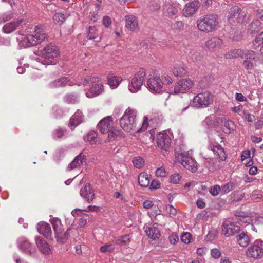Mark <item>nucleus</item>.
<instances>
[{
	"mask_svg": "<svg viewBox=\"0 0 263 263\" xmlns=\"http://www.w3.org/2000/svg\"><path fill=\"white\" fill-rule=\"evenodd\" d=\"M137 111L136 110L128 107L125 111L120 120V124L122 128L127 132L137 130L140 132L147 129L148 126V118L144 117L141 128H137V120L136 119Z\"/></svg>",
	"mask_w": 263,
	"mask_h": 263,
	"instance_id": "obj_1",
	"label": "nucleus"
},
{
	"mask_svg": "<svg viewBox=\"0 0 263 263\" xmlns=\"http://www.w3.org/2000/svg\"><path fill=\"white\" fill-rule=\"evenodd\" d=\"M198 29L203 32L210 33L217 30L220 27V20L218 15L208 14L197 21Z\"/></svg>",
	"mask_w": 263,
	"mask_h": 263,
	"instance_id": "obj_2",
	"label": "nucleus"
},
{
	"mask_svg": "<svg viewBox=\"0 0 263 263\" xmlns=\"http://www.w3.org/2000/svg\"><path fill=\"white\" fill-rule=\"evenodd\" d=\"M59 55L58 48L53 44L45 46L42 51L41 62L44 65L55 64Z\"/></svg>",
	"mask_w": 263,
	"mask_h": 263,
	"instance_id": "obj_3",
	"label": "nucleus"
},
{
	"mask_svg": "<svg viewBox=\"0 0 263 263\" xmlns=\"http://www.w3.org/2000/svg\"><path fill=\"white\" fill-rule=\"evenodd\" d=\"M34 32V34H28L22 39V44L25 47L36 45L46 37L42 26H36Z\"/></svg>",
	"mask_w": 263,
	"mask_h": 263,
	"instance_id": "obj_4",
	"label": "nucleus"
},
{
	"mask_svg": "<svg viewBox=\"0 0 263 263\" xmlns=\"http://www.w3.org/2000/svg\"><path fill=\"white\" fill-rule=\"evenodd\" d=\"M50 222L52 225L54 231L55 237L57 238V241L61 243H65L68 239L72 230L69 228L66 232H64L61 221L58 218L51 219Z\"/></svg>",
	"mask_w": 263,
	"mask_h": 263,
	"instance_id": "obj_5",
	"label": "nucleus"
},
{
	"mask_svg": "<svg viewBox=\"0 0 263 263\" xmlns=\"http://www.w3.org/2000/svg\"><path fill=\"white\" fill-rule=\"evenodd\" d=\"M89 81L93 84L90 88L89 91L86 92V97L91 98L101 94L103 90V88L102 82L100 80L96 77L91 78L89 80L87 79H84L83 84V85H86L89 83Z\"/></svg>",
	"mask_w": 263,
	"mask_h": 263,
	"instance_id": "obj_6",
	"label": "nucleus"
},
{
	"mask_svg": "<svg viewBox=\"0 0 263 263\" xmlns=\"http://www.w3.org/2000/svg\"><path fill=\"white\" fill-rule=\"evenodd\" d=\"M145 76L146 70L144 68L140 69L135 74L128 85V89L131 92L135 93L141 89Z\"/></svg>",
	"mask_w": 263,
	"mask_h": 263,
	"instance_id": "obj_7",
	"label": "nucleus"
},
{
	"mask_svg": "<svg viewBox=\"0 0 263 263\" xmlns=\"http://www.w3.org/2000/svg\"><path fill=\"white\" fill-rule=\"evenodd\" d=\"M147 86L153 93H160L163 91V83L160 77L155 73L148 76Z\"/></svg>",
	"mask_w": 263,
	"mask_h": 263,
	"instance_id": "obj_8",
	"label": "nucleus"
},
{
	"mask_svg": "<svg viewBox=\"0 0 263 263\" xmlns=\"http://www.w3.org/2000/svg\"><path fill=\"white\" fill-rule=\"evenodd\" d=\"M213 101V96L209 92L198 94L193 99V103L197 107H206Z\"/></svg>",
	"mask_w": 263,
	"mask_h": 263,
	"instance_id": "obj_9",
	"label": "nucleus"
},
{
	"mask_svg": "<svg viewBox=\"0 0 263 263\" xmlns=\"http://www.w3.org/2000/svg\"><path fill=\"white\" fill-rule=\"evenodd\" d=\"M187 153L185 152L181 153L178 156V159L180 161L181 164L187 170L191 171L192 172L196 171L197 163L192 157L187 155Z\"/></svg>",
	"mask_w": 263,
	"mask_h": 263,
	"instance_id": "obj_10",
	"label": "nucleus"
},
{
	"mask_svg": "<svg viewBox=\"0 0 263 263\" xmlns=\"http://www.w3.org/2000/svg\"><path fill=\"white\" fill-rule=\"evenodd\" d=\"M246 13L241 11V9L235 6L230 9L229 12L228 21L230 23L237 21L238 22H243L245 21Z\"/></svg>",
	"mask_w": 263,
	"mask_h": 263,
	"instance_id": "obj_11",
	"label": "nucleus"
},
{
	"mask_svg": "<svg viewBox=\"0 0 263 263\" xmlns=\"http://www.w3.org/2000/svg\"><path fill=\"white\" fill-rule=\"evenodd\" d=\"M193 85V82L192 80L189 79H183L175 85L174 92L175 94L184 93L188 91Z\"/></svg>",
	"mask_w": 263,
	"mask_h": 263,
	"instance_id": "obj_12",
	"label": "nucleus"
},
{
	"mask_svg": "<svg viewBox=\"0 0 263 263\" xmlns=\"http://www.w3.org/2000/svg\"><path fill=\"white\" fill-rule=\"evenodd\" d=\"M222 232L226 236L229 237L240 232V228L233 222L227 220L222 224Z\"/></svg>",
	"mask_w": 263,
	"mask_h": 263,
	"instance_id": "obj_13",
	"label": "nucleus"
},
{
	"mask_svg": "<svg viewBox=\"0 0 263 263\" xmlns=\"http://www.w3.org/2000/svg\"><path fill=\"white\" fill-rule=\"evenodd\" d=\"M157 144L158 147L164 151H167L170 148L171 139L165 133H160L157 135Z\"/></svg>",
	"mask_w": 263,
	"mask_h": 263,
	"instance_id": "obj_14",
	"label": "nucleus"
},
{
	"mask_svg": "<svg viewBox=\"0 0 263 263\" xmlns=\"http://www.w3.org/2000/svg\"><path fill=\"white\" fill-rule=\"evenodd\" d=\"M125 27L129 31L137 32L139 30L138 18L134 15L125 16Z\"/></svg>",
	"mask_w": 263,
	"mask_h": 263,
	"instance_id": "obj_15",
	"label": "nucleus"
},
{
	"mask_svg": "<svg viewBox=\"0 0 263 263\" xmlns=\"http://www.w3.org/2000/svg\"><path fill=\"white\" fill-rule=\"evenodd\" d=\"M112 117L111 116H107L100 121L97 127L102 134H105L108 132V131H110L111 129H113L114 127L112 126Z\"/></svg>",
	"mask_w": 263,
	"mask_h": 263,
	"instance_id": "obj_16",
	"label": "nucleus"
},
{
	"mask_svg": "<svg viewBox=\"0 0 263 263\" xmlns=\"http://www.w3.org/2000/svg\"><path fill=\"white\" fill-rule=\"evenodd\" d=\"M214 153V156L218 159L223 161L226 159L227 155L223 147L218 143L215 142L210 144L208 146Z\"/></svg>",
	"mask_w": 263,
	"mask_h": 263,
	"instance_id": "obj_17",
	"label": "nucleus"
},
{
	"mask_svg": "<svg viewBox=\"0 0 263 263\" xmlns=\"http://www.w3.org/2000/svg\"><path fill=\"white\" fill-rule=\"evenodd\" d=\"M80 195L88 202L91 201L95 197L94 190L89 182H87L80 190Z\"/></svg>",
	"mask_w": 263,
	"mask_h": 263,
	"instance_id": "obj_18",
	"label": "nucleus"
},
{
	"mask_svg": "<svg viewBox=\"0 0 263 263\" xmlns=\"http://www.w3.org/2000/svg\"><path fill=\"white\" fill-rule=\"evenodd\" d=\"M199 3L198 1H193L185 5L183 9V13L185 17L192 16L198 10Z\"/></svg>",
	"mask_w": 263,
	"mask_h": 263,
	"instance_id": "obj_19",
	"label": "nucleus"
},
{
	"mask_svg": "<svg viewBox=\"0 0 263 263\" xmlns=\"http://www.w3.org/2000/svg\"><path fill=\"white\" fill-rule=\"evenodd\" d=\"M86 162V156L82 153H80L75 157L73 161L68 165L67 170L68 171H71L73 169L78 168L83 165V163H85Z\"/></svg>",
	"mask_w": 263,
	"mask_h": 263,
	"instance_id": "obj_20",
	"label": "nucleus"
},
{
	"mask_svg": "<svg viewBox=\"0 0 263 263\" xmlns=\"http://www.w3.org/2000/svg\"><path fill=\"white\" fill-rule=\"evenodd\" d=\"M247 255L248 257L259 258L263 255V249L258 245L254 244L248 249Z\"/></svg>",
	"mask_w": 263,
	"mask_h": 263,
	"instance_id": "obj_21",
	"label": "nucleus"
},
{
	"mask_svg": "<svg viewBox=\"0 0 263 263\" xmlns=\"http://www.w3.org/2000/svg\"><path fill=\"white\" fill-rule=\"evenodd\" d=\"M38 225V231L40 234L43 235L48 239L50 240L53 239L52 236L51 229L49 224L45 222H40Z\"/></svg>",
	"mask_w": 263,
	"mask_h": 263,
	"instance_id": "obj_22",
	"label": "nucleus"
},
{
	"mask_svg": "<svg viewBox=\"0 0 263 263\" xmlns=\"http://www.w3.org/2000/svg\"><path fill=\"white\" fill-rule=\"evenodd\" d=\"M222 44L221 39L216 36L210 38L205 43L206 48L211 51L220 48Z\"/></svg>",
	"mask_w": 263,
	"mask_h": 263,
	"instance_id": "obj_23",
	"label": "nucleus"
},
{
	"mask_svg": "<svg viewBox=\"0 0 263 263\" xmlns=\"http://www.w3.org/2000/svg\"><path fill=\"white\" fill-rule=\"evenodd\" d=\"M87 37L89 40H95V41L99 42L102 39V31L100 28L90 26Z\"/></svg>",
	"mask_w": 263,
	"mask_h": 263,
	"instance_id": "obj_24",
	"label": "nucleus"
},
{
	"mask_svg": "<svg viewBox=\"0 0 263 263\" xmlns=\"http://www.w3.org/2000/svg\"><path fill=\"white\" fill-rule=\"evenodd\" d=\"M236 240L242 247H247L250 242V238L247 233L240 229V232L236 236Z\"/></svg>",
	"mask_w": 263,
	"mask_h": 263,
	"instance_id": "obj_25",
	"label": "nucleus"
},
{
	"mask_svg": "<svg viewBox=\"0 0 263 263\" xmlns=\"http://www.w3.org/2000/svg\"><path fill=\"white\" fill-rule=\"evenodd\" d=\"M36 243L40 250L45 254H49L51 250L48 243L40 237L36 238Z\"/></svg>",
	"mask_w": 263,
	"mask_h": 263,
	"instance_id": "obj_26",
	"label": "nucleus"
},
{
	"mask_svg": "<svg viewBox=\"0 0 263 263\" xmlns=\"http://www.w3.org/2000/svg\"><path fill=\"white\" fill-rule=\"evenodd\" d=\"M22 22V19L18 18L15 21H13L5 24L3 27V30L6 33H10L14 31Z\"/></svg>",
	"mask_w": 263,
	"mask_h": 263,
	"instance_id": "obj_27",
	"label": "nucleus"
},
{
	"mask_svg": "<svg viewBox=\"0 0 263 263\" xmlns=\"http://www.w3.org/2000/svg\"><path fill=\"white\" fill-rule=\"evenodd\" d=\"M82 122V114L80 111H77L70 118L68 125L71 129L80 124Z\"/></svg>",
	"mask_w": 263,
	"mask_h": 263,
	"instance_id": "obj_28",
	"label": "nucleus"
},
{
	"mask_svg": "<svg viewBox=\"0 0 263 263\" xmlns=\"http://www.w3.org/2000/svg\"><path fill=\"white\" fill-rule=\"evenodd\" d=\"M261 23L258 20H253L247 27L248 32L250 34L258 32L262 28Z\"/></svg>",
	"mask_w": 263,
	"mask_h": 263,
	"instance_id": "obj_29",
	"label": "nucleus"
},
{
	"mask_svg": "<svg viewBox=\"0 0 263 263\" xmlns=\"http://www.w3.org/2000/svg\"><path fill=\"white\" fill-rule=\"evenodd\" d=\"M20 248L26 254H31L35 251V248L26 240H22L20 244Z\"/></svg>",
	"mask_w": 263,
	"mask_h": 263,
	"instance_id": "obj_30",
	"label": "nucleus"
},
{
	"mask_svg": "<svg viewBox=\"0 0 263 263\" xmlns=\"http://www.w3.org/2000/svg\"><path fill=\"white\" fill-rule=\"evenodd\" d=\"M146 235L152 240L158 239L161 234L159 230L156 227H147L145 231Z\"/></svg>",
	"mask_w": 263,
	"mask_h": 263,
	"instance_id": "obj_31",
	"label": "nucleus"
},
{
	"mask_svg": "<svg viewBox=\"0 0 263 263\" xmlns=\"http://www.w3.org/2000/svg\"><path fill=\"white\" fill-rule=\"evenodd\" d=\"M122 80V79L120 76L109 74L107 77L108 84L112 89L117 88Z\"/></svg>",
	"mask_w": 263,
	"mask_h": 263,
	"instance_id": "obj_32",
	"label": "nucleus"
},
{
	"mask_svg": "<svg viewBox=\"0 0 263 263\" xmlns=\"http://www.w3.org/2000/svg\"><path fill=\"white\" fill-rule=\"evenodd\" d=\"M69 80L68 77H62L55 80L51 84L53 87H58L61 86H65L68 84L69 86L73 85V84L71 82H69Z\"/></svg>",
	"mask_w": 263,
	"mask_h": 263,
	"instance_id": "obj_33",
	"label": "nucleus"
},
{
	"mask_svg": "<svg viewBox=\"0 0 263 263\" xmlns=\"http://www.w3.org/2000/svg\"><path fill=\"white\" fill-rule=\"evenodd\" d=\"M243 54H242L241 58L252 60L257 61L258 59V54L250 50H242Z\"/></svg>",
	"mask_w": 263,
	"mask_h": 263,
	"instance_id": "obj_34",
	"label": "nucleus"
},
{
	"mask_svg": "<svg viewBox=\"0 0 263 263\" xmlns=\"http://www.w3.org/2000/svg\"><path fill=\"white\" fill-rule=\"evenodd\" d=\"M219 120L221 123L226 128V133H230L231 130L234 129L235 125L233 121L228 120L226 117H221Z\"/></svg>",
	"mask_w": 263,
	"mask_h": 263,
	"instance_id": "obj_35",
	"label": "nucleus"
},
{
	"mask_svg": "<svg viewBox=\"0 0 263 263\" xmlns=\"http://www.w3.org/2000/svg\"><path fill=\"white\" fill-rule=\"evenodd\" d=\"M242 54H243L242 49H235L228 51L225 54V57L227 59L241 58Z\"/></svg>",
	"mask_w": 263,
	"mask_h": 263,
	"instance_id": "obj_36",
	"label": "nucleus"
},
{
	"mask_svg": "<svg viewBox=\"0 0 263 263\" xmlns=\"http://www.w3.org/2000/svg\"><path fill=\"white\" fill-rule=\"evenodd\" d=\"M173 72L176 77H181L186 73V71L182 64H176L174 67Z\"/></svg>",
	"mask_w": 263,
	"mask_h": 263,
	"instance_id": "obj_37",
	"label": "nucleus"
},
{
	"mask_svg": "<svg viewBox=\"0 0 263 263\" xmlns=\"http://www.w3.org/2000/svg\"><path fill=\"white\" fill-rule=\"evenodd\" d=\"M84 140L89 142L91 144H95L97 142V134L95 131H91L84 137Z\"/></svg>",
	"mask_w": 263,
	"mask_h": 263,
	"instance_id": "obj_38",
	"label": "nucleus"
},
{
	"mask_svg": "<svg viewBox=\"0 0 263 263\" xmlns=\"http://www.w3.org/2000/svg\"><path fill=\"white\" fill-rule=\"evenodd\" d=\"M66 18V15L64 13L61 12L56 13L53 17V19L55 23L59 24V25L63 24Z\"/></svg>",
	"mask_w": 263,
	"mask_h": 263,
	"instance_id": "obj_39",
	"label": "nucleus"
},
{
	"mask_svg": "<svg viewBox=\"0 0 263 263\" xmlns=\"http://www.w3.org/2000/svg\"><path fill=\"white\" fill-rule=\"evenodd\" d=\"M133 163L135 167L140 168L144 165V160L140 157H135L133 159Z\"/></svg>",
	"mask_w": 263,
	"mask_h": 263,
	"instance_id": "obj_40",
	"label": "nucleus"
},
{
	"mask_svg": "<svg viewBox=\"0 0 263 263\" xmlns=\"http://www.w3.org/2000/svg\"><path fill=\"white\" fill-rule=\"evenodd\" d=\"M164 10L165 12L170 16H174L177 14V9L172 5L167 4L165 6Z\"/></svg>",
	"mask_w": 263,
	"mask_h": 263,
	"instance_id": "obj_41",
	"label": "nucleus"
},
{
	"mask_svg": "<svg viewBox=\"0 0 263 263\" xmlns=\"http://www.w3.org/2000/svg\"><path fill=\"white\" fill-rule=\"evenodd\" d=\"M65 101L68 103H76L79 102V98L73 94H68L65 96Z\"/></svg>",
	"mask_w": 263,
	"mask_h": 263,
	"instance_id": "obj_42",
	"label": "nucleus"
},
{
	"mask_svg": "<svg viewBox=\"0 0 263 263\" xmlns=\"http://www.w3.org/2000/svg\"><path fill=\"white\" fill-rule=\"evenodd\" d=\"M213 118V115H210L206 117L202 123L203 125L206 126L208 128L212 127L214 124Z\"/></svg>",
	"mask_w": 263,
	"mask_h": 263,
	"instance_id": "obj_43",
	"label": "nucleus"
},
{
	"mask_svg": "<svg viewBox=\"0 0 263 263\" xmlns=\"http://www.w3.org/2000/svg\"><path fill=\"white\" fill-rule=\"evenodd\" d=\"M234 182H228L226 184L224 185L222 187L221 190L224 193H228L230 191L234 189Z\"/></svg>",
	"mask_w": 263,
	"mask_h": 263,
	"instance_id": "obj_44",
	"label": "nucleus"
},
{
	"mask_svg": "<svg viewBox=\"0 0 263 263\" xmlns=\"http://www.w3.org/2000/svg\"><path fill=\"white\" fill-rule=\"evenodd\" d=\"M115 248L114 245L112 244H107L104 246H102L100 248V251L103 253L111 252L114 250Z\"/></svg>",
	"mask_w": 263,
	"mask_h": 263,
	"instance_id": "obj_45",
	"label": "nucleus"
},
{
	"mask_svg": "<svg viewBox=\"0 0 263 263\" xmlns=\"http://www.w3.org/2000/svg\"><path fill=\"white\" fill-rule=\"evenodd\" d=\"M152 178L151 175L145 172L140 173L138 176V181H149Z\"/></svg>",
	"mask_w": 263,
	"mask_h": 263,
	"instance_id": "obj_46",
	"label": "nucleus"
},
{
	"mask_svg": "<svg viewBox=\"0 0 263 263\" xmlns=\"http://www.w3.org/2000/svg\"><path fill=\"white\" fill-rule=\"evenodd\" d=\"M166 210L171 217L175 216L177 213V210L172 205H167Z\"/></svg>",
	"mask_w": 263,
	"mask_h": 263,
	"instance_id": "obj_47",
	"label": "nucleus"
},
{
	"mask_svg": "<svg viewBox=\"0 0 263 263\" xmlns=\"http://www.w3.org/2000/svg\"><path fill=\"white\" fill-rule=\"evenodd\" d=\"M191 238V235L188 232L184 233L181 236V241L186 244H188L190 242Z\"/></svg>",
	"mask_w": 263,
	"mask_h": 263,
	"instance_id": "obj_48",
	"label": "nucleus"
},
{
	"mask_svg": "<svg viewBox=\"0 0 263 263\" xmlns=\"http://www.w3.org/2000/svg\"><path fill=\"white\" fill-rule=\"evenodd\" d=\"M109 133L108 134V137L110 140L115 139V137L119 134L120 131L115 128H113V129H111L110 131H108Z\"/></svg>",
	"mask_w": 263,
	"mask_h": 263,
	"instance_id": "obj_49",
	"label": "nucleus"
},
{
	"mask_svg": "<svg viewBox=\"0 0 263 263\" xmlns=\"http://www.w3.org/2000/svg\"><path fill=\"white\" fill-rule=\"evenodd\" d=\"M221 190V189L219 185H216L211 188L210 193L212 195L215 196L219 194Z\"/></svg>",
	"mask_w": 263,
	"mask_h": 263,
	"instance_id": "obj_50",
	"label": "nucleus"
},
{
	"mask_svg": "<svg viewBox=\"0 0 263 263\" xmlns=\"http://www.w3.org/2000/svg\"><path fill=\"white\" fill-rule=\"evenodd\" d=\"M242 65L247 70H251L254 67L253 63L247 60H245L243 61Z\"/></svg>",
	"mask_w": 263,
	"mask_h": 263,
	"instance_id": "obj_51",
	"label": "nucleus"
},
{
	"mask_svg": "<svg viewBox=\"0 0 263 263\" xmlns=\"http://www.w3.org/2000/svg\"><path fill=\"white\" fill-rule=\"evenodd\" d=\"M155 175L156 176L158 177H163L166 176V172L165 169L161 167L156 170V171H155Z\"/></svg>",
	"mask_w": 263,
	"mask_h": 263,
	"instance_id": "obj_52",
	"label": "nucleus"
},
{
	"mask_svg": "<svg viewBox=\"0 0 263 263\" xmlns=\"http://www.w3.org/2000/svg\"><path fill=\"white\" fill-rule=\"evenodd\" d=\"M211 256L214 258H218L221 255L220 250L217 248H214L211 251Z\"/></svg>",
	"mask_w": 263,
	"mask_h": 263,
	"instance_id": "obj_53",
	"label": "nucleus"
},
{
	"mask_svg": "<svg viewBox=\"0 0 263 263\" xmlns=\"http://www.w3.org/2000/svg\"><path fill=\"white\" fill-rule=\"evenodd\" d=\"M170 178L171 181H179L181 179H184L180 173H174L171 176Z\"/></svg>",
	"mask_w": 263,
	"mask_h": 263,
	"instance_id": "obj_54",
	"label": "nucleus"
},
{
	"mask_svg": "<svg viewBox=\"0 0 263 263\" xmlns=\"http://www.w3.org/2000/svg\"><path fill=\"white\" fill-rule=\"evenodd\" d=\"M102 23L106 27H109L111 25V20L109 16H105L103 18L102 20Z\"/></svg>",
	"mask_w": 263,
	"mask_h": 263,
	"instance_id": "obj_55",
	"label": "nucleus"
},
{
	"mask_svg": "<svg viewBox=\"0 0 263 263\" xmlns=\"http://www.w3.org/2000/svg\"><path fill=\"white\" fill-rule=\"evenodd\" d=\"M242 116H245L246 119L248 122H252L255 119V116L253 115L246 113L245 111H242Z\"/></svg>",
	"mask_w": 263,
	"mask_h": 263,
	"instance_id": "obj_56",
	"label": "nucleus"
},
{
	"mask_svg": "<svg viewBox=\"0 0 263 263\" xmlns=\"http://www.w3.org/2000/svg\"><path fill=\"white\" fill-rule=\"evenodd\" d=\"M13 17V14L11 12H8L7 13L3 14L2 16V21L3 22L8 21L11 19Z\"/></svg>",
	"mask_w": 263,
	"mask_h": 263,
	"instance_id": "obj_57",
	"label": "nucleus"
},
{
	"mask_svg": "<svg viewBox=\"0 0 263 263\" xmlns=\"http://www.w3.org/2000/svg\"><path fill=\"white\" fill-rule=\"evenodd\" d=\"M263 43V32H261L258 37H256L253 42L254 45L256 44L260 45Z\"/></svg>",
	"mask_w": 263,
	"mask_h": 263,
	"instance_id": "obj_58",
	"label": "nucleus"
},
{
	"mask_svg": "<svg viewBox=\"0 0 263 263\" xmlns=\"http://www.w3.org/2000/svg\"><path fill=\"white\" fill-rule=\"evenodd\" d=\"M191 58L194 61L197 62L199 60V53L196 51H191L190 53Z\"/></svg>",
	"mask_w": 263,
	"mask_h": 263,
	"instance_id": "obj_59",
	"label": "nucleus"
},
{
	"mask_svg": "<svg viewBox=\"0 0 263 263\" xmlns=\"http://www.w3.org/2000/svg\"><path fill=\"white\" fill-rule=\"evenodd\" d=\"M122 239L123 246L128 244L130 241L129 235H123Z\"/></svg>",
	"mask_w": 263,
	"mask_h": 263,
	"instance_id": "obj_60",
	"label": "nucleus"
},
{
	"mask_svg": "<svg viewBox=\"0 0 263 263\" xmlns=\"http://www.w3.org/2000/svg\"><path fill=\"white\" fill-rule=\"evenodd\" d=\"M64 135V132L61 129H57L53 135V138L55 139L61 138Z\"/></svg>",
	"mask_w": 263,
	"mask_h": 263,
	"instance_id": "obj_61",
	"label": "nucleus"
},
{
	"mask_svg": "<svg viewBox=\"0 0 263 263\" xmlns=\"http://www.w3.org/2000/svg\"><path fill=\"white\" fill-rule=\"evenodd\" d=\"M232 110L235 112V113H239L240 115L242 116V105H239L238 106H236L234 107H233L232 108Z\"/></svg>",
	"mask_w": 263,
	"mask_h": 263,
	"instance_id": "obj_62",
	"label": "nucleus"
},
{
	"mask_svg": "<svg viewBox=\"0 0 263 263\" xmlns=\"http://www.w3.org/2000/svg\"><path fill=\"white\" fill-rule=\"evenodd\" d=\"M160 183L159 182H151L149 189L151 190H154L160 188Z\"/></svg>",
	"mask_w": 263,
	"mask_h": 263,
	"instance_id": "obj_63",
	"label": "nucleus"
},
{
	"mask_svg": "<svg viewBox=\"0 0 263 263\" xmlns=\"http://www.w3.org/2000/svg\"><path fill=\"white\" fill-rule=\"evenodd\" d=\"M235 99L236 100L240 102L247 101L246 98L241 93H236L235 94Z\"/></svg>",
	"mask_w": 263,
	"mask_h": 263,
	"instance_id": "obj_64",
	"label": "nucleus"
}]
</instances>
